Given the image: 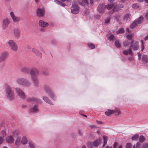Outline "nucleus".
Here are the masks:
<instances>
[{
  "label": "nucleus",
  "mask_w": 148,
  "mask_h": 148,
  "mask_svg": "<svg viewBox=\"0 0 148 148\" xmlns=\"http://www.w3.org/2000/svg\"><path fill=\"white\" fill-rule=\"evenodd\" d=\"M139 42L138 41L132 40L130 43V48L129 50V54L132 56L133 54L132 50L137 51L139 48Z\"/></svg>",
  "instance_id": "1"
},
{
  "label": "nucleus",
  "mask_w": 148,
  "mask_h": 148,
  "mask_svg": "<svg viewBox=\"0 0 148 148\" xmlns=\"http://www.w3.org/2000/svg\"><path fill=\"white\" fill-rule=\"evenodd\" d=\"M5 94L7 98L10 100L14 99L15 96L13 91L12 90L11 88L9 86H7L5 88Z\"/></svg>",
  "instance_id": "2"
},
{
  "label": "nucleus",
  "mask_w": 148,
  "mask_h": 148,
  "mask_svg": "<svg viewBox=\"0 0 148 148\" xmlns=\"http://www.w3.org/2000/svg\"><path fill=\"white\" fill-rule=\"evenodd\" d=\"M16 82L21 85L29 86L31 85L30 81L28 79L23 78H18L16 80Z\"/></svg>",
  "instance_id": "3"
},
{
  "label": "nucleus",
  "mask_w": 148,
  "mask_h": 148,
  "mask_svg": "<svg viewBox=\"0 0 148 148\" xmlns=\"http://www.w3.org/2000/svg\"><path fill=\"white\" fill-rule=\"evenodd\" d=\"M10 49L13 52H16L18 50V47L17 45L12 40H10L8 42Z\"/></svg>",
  "instance_id": "4"
},
{
  "label": "nucleus",
  "mask_w": 148,
  "mask_h": 148,
  "mask_svg": "<svg viewBox=\"0 0 148 148\" xmlns=\"http://www.w3.org/2000/svg\"><path fill=\"white\" fill-rule=\"evenodd\" d=\"M71 13L74 14H76L79 13V8L76 2L74 1L73 2L72 5L71 7Z\"/></svg>",
  "instance_id": "5"
},
{
  "label": "nucleus",
  "mask_w": 148,
  "mask_h": 148,
  "mask_svg": "<svg viewBox=\"0 0 148 148\" xmlns=\"http://www.w3.org/2000/svg\"><path fill=\"white\" fill-rule=\"evenodd\" d=\"M13 32L15 37L17 39H18L21 35V31L20 29L18 27H15L13 29Z\"/></svg>",
  "instance_id": "6"
},
{
  "label": "nucleus",
  "mask_w": 148,
  "mask_h": 148,
  "mask_svg": "<svg viewBox=\"0 0 148 148\" xmlns=\"http://www.w3.org/2000/svg\"><path fill=\"white\" fill-rule=\"evenodd\" d=\"M10 15L14 23H17L20 21L21 19L20 18L16 16L13 12H10Z\"/></svg>",
  "instance_id": "7"
},
{
  "label": "nucleus",
  "mask_w": 148,
  "mask_h": 148,
  "mask_svg": "<svg viewBox=\"0 0 148 148\" xmlns=\"http://www.w3.org/2000/svg\"><path fill=\"white\" fill-rule=\"evenodd\" d=\"M37 15L39 17H42L45 14V10L44 8H38L36 10Z\"/></svg>",
  "instance_id": "8"
},
{
  "label": "nucleus",
  "mask_w": 148,
  "mask_h": 148,
  "mask_svg": "<svg viewBox=\"0 0 148 148\" xmlns=\"http://www.w3.org/2000/svg\"><path fill=\"white\" fill-rule=\"evenodd\" d=\"M15 89L18 95L20 97L23 99L25 98V95L22 90L19 88H15Z\"/></svg>",
  "instance_id": "9"
},
{
  "label": "nucleus",
  "mask_w": 148,
  "mask_h": 148,
  "mask_svg": "<svg viewBox=\"0 0 148 148\" xmlns=\"http://www.w3.org/2000/svg\"><path fill=\"white\" fill-rule=\"evenodd\" d=\"M8 52L7 51L4 52L1 54L0 57V63L3 62L8 56Z\"/></svg>",
  "instance_id": "10"
},
{
  "label": "nucleus",
  "mask_w": 148,
  "mask_h": 148,
  "mask_svg": "<svg viewBox=\"0 0 148 148\" xmlns=\"http://www.w3.org/2000/svg\"><path fill=\"white\" fill-rule=\"evenodd\" d=\"M114 5V4H108L105 6V8L107 9L108 10H110L112 9L109 12L110 14H112L113 13L114 9L115 8Z\"/></svg>",
  "instance_id": "11"
},
{
  "label": "nucleus",
  "mask_w": 148,
  "mask_h": 148,
  "mask_svg": "<svg viewBox=\"0 0 148 148\" xmlns=\"http://www.w3.org/2000/svg\"><path fill=\"white\" fill-rule=\"evenodd\" d=\"M39 71L36 69H32L30 71V75L31 78L37 77V75L38 74Z\"/></svg>",
  "instance_id": "12"
},
{
  "label": "nucleus",
  "mask_w": 148,
  "mask_h": 148,
  "mask_svg": "<svg viewBox=\"0 0 148 148\" xmlns=\"http://www.w3.org/2000/svg\"><path fill=\"white\" fill-rule=\"evenodd\" d=\"M10 23V21L7 18H5L3 21L2 25L3 28H6Z\"/></svg>",
  "instance_id": "13"
},
{
  "label": "nucleus",
  "mask_w": 148,
  "mask_h": 148,
  "mask_svg": "<svg viewBox=\"0 0 148 148\" xmlns=\"http://www.w3.org/2000/svg\"><path fill=\"white\" fill-rule=\"evenodd\" d=\"M39 25L41 27H47L49 24L48 23L45 21L42 20H40L39 21Z\"/></svg>",
  "instance_id": "14"
},
{
  "label": "nucleus",
  "mask_w": 148,
  "mask_h": 148,
  "mask_svg": "<svg viewBox=\"0 0 148 148\" xmlns=\"http://www.w3.org/2000/svg\"><path fill=\"white\" fill-rule=\"evenodd\" d=\"M28 101H30L38 103H40L41 102V101L40 99L35 97L30 98L28 99Z\"/></svg>",
  "instance_id": "15"
},
{
  "label": "nucleus",
  "mask_w": 148,
  "mask_h": 148,
  "mask_svg": "<svg viewBox=\"0 0 148 148\" xmlns=\"http://www.w3.org/2000/svg\"><path fill=\"white\" fill-rule=\"evenodd\" d=\"M44 89L45 91L48 95H49V94H50L52 92L50 89L49 86L48 85H45Z\"/></svg>",
  "instance_id": "16"
},
{
  "label": "nucleus",
  "mask_w": 148,
  "mask_h": 148,
  "mask_svg": "<svg viewBox=\"0 0 148 148\" xmlns=\"http://www.w3.org/2000/svg\"><path fill=\"white\" fill-rule=\"evenodd\" d=\"M105 8L103 4H100L97 8V10L99 12H102L104 11Z\"/></svg>",
  "instance_id": "17"
},
{
  "label": "nucleus",
  "mask_w": 148,
  "mask_h": 148,
  "mask_svg": "<svg viewBox=\"0 0 148 148\" xmlns=\"http://www.w3.org/2000/svg\"><path fill=\"white\" fill-rule=\"evenodd\" d=\"M14 139L13 136H9L7 137L6 138V141L8 143H12L13 142Z\"/></svg>",
  "instance_id": "18"
},
{
  "label": "nucleus",
  "mask_w": 148,
  "mask_h": 148,
  "mask_svg": "<svg viewBox=\"0 0 148 148\" xmlns=\"http://www.w3.org/2000/svg\"><path fill=\"white\" fill-rule=\"evenodd\" d=\"M34 86H37L39 84V81L37 77L31 78Z\"/></svg>",
  "instance_id": "19"
},
{
  "label": "nucleus",
  "mask_w": 148,
  "mask_h": 148,
  "mask_svg": "<svg viewBox=\"0 0 148 148\" xmlns=\"http://www.w3.org/2000/svg\"><path fill=\"white\" fill-rule=\"evenodd\" d=\"M38 106L37 105H34L33 107L31 108L30 111L32 112H36L38 111Z\"/></svg>",
  "instance_id": "20"
},
{
  "label": "nucleus",
  "mask_w": 148,
  "mask_h": 148,
  "mask_svg": "<svg viewBox=\"0 0 148 148\" xmlns=\"http://www.w3.org/2000/svg\"><path fill=\"white\" fill-rule=\"evenodd\" d=\"M43 99L45 101L46 103L50 105H53V103L46 96H43L42 97Z\"/></svg>",
  "instance_id": "21"
},
{
  "label": "nucleus",
  "mask_w": 148,
  "mask_h": 148,
  "mask_svg": "<svg viewBox=\"0 0 148 148\" xmlns=\"http://www.w3.org/2000/svg\"><path fill=\"white\" fill-rule=\"evenodd\" d=\"M32 52L35 53L37 56L40 57H42V54L40 52L35 48H33L32 49Z\"/></svg>",
  "instance_id": "22"
},
{
  "label": "nucleus",
  "mask_w": 148,
  "mask_h": 148,
  "mask_svg": "<svg viewBox=\"0 0 148 148\" xmlns=\"http://www.w3.org/2000/svg\"><path fill=\"white\" fill-rule=\"evenodd\" d=\"M53 100H55L56 99V94L52 91L48 95Z\"/></svg>",
  "instance_id": "23"
},
{
  "label": "nucleus",
  "mask_w": 148,
  "mask_h": 148,
  "mask_svg": "<svg viewBox=\"0 0 148 148\" xmlns=\"http://www.w3.org/2000/svg\"><path fill=\"white\" fill-rule=\"evenodd\" d=\"M101 142V139L99 138L95 140L93 142V145L95 146H97L100 144Z\"/></svg>",
  "instance_id": "24"
},
{
  "label": "nucleus",
  "mask_w": 148,
  "mask_h": 148,
  "mask_svg": "<svg viewBox=\"0 0 148 148\" xmlns=\"http://www.w3.org/2000/svg\"><path fill=\"white\" fill-rule=\"evenodd\" d=\"M27 139L25 136H23L22 138L21 141V143L23 145H25L27 142Z\"/></svg>",
  "instance_id": "25"
},
{
  "label": "nucleus",
  "mask_w": 148,
  "mask_h": 148,
  "mask_svg": "<svg viewBox=\"0 0 148 148\" xmlns=\"http://www.w3.org/2000/svg\"><path fill=\"white\" fill-rule=\"evenodd\" d=\"M137 25V24L136 20H135L132 23L130 26V29H133L135 28Z\"/></svg>",
  "instance_id": "26"
},
{
  "label": "nucleus",
  "mask_w": 148,
  "mask_h": 148,
  "mask_svg": "<svg viewBox=\"0 0 148 148\" xmlns=\"http://www.w3.org/2000/svg\"><path fill=\"white\" fill-rule=\"evenodd\" d=\"M113 110V114H114L115 115H118L121 113V111L118 108H115L114 110Z\"/></svg>",
  "instance_id": "27"
},
{
  "label": "nucleus",
  "mask_w": 148,
  "mask_h": 148,
  "mask_svg": "<svg viewBox=\"0 0 148 148\" xmlns=\"http://www.w3.org/2000/svg\"><path fill=\"white\" fill-rule=\"evenodd\" d=\"M113 110L108 109V110L107 111L105 112V114L107 116H109L111 114H113Z\"/></svg>",
  "instance_id": "28"
},
{
  "label": "nucleus",
  "mask_w": 148,
  "mask_h": 148,
  "mask_svg": "<svg viewBox=\"0 0 148 148\" xmlns=\"http://www.w3.org/2000/svg\"><path fill=\"white\" fill-rule=\"evenodd\" d=\"M28 144L30 148H35V145L33 142L30 141H29Z\"/></svg>",
  "instance_id": "29"
},
{
  "label": "nucleus",
  "mask_w": 148,
  "mask_h": 148,
  "mask_svg": "<svg viewBox=\"0 0 148 148\" xmlns=\"http://www.w3.org/2000/svg\"><path fill=\"white\" fill-rule=\"evenodd\" d=\"M114 44L116 47L118 48H121V45L119 40H116L115 41Z\"/></svg>",
  "instance_id": "30"
},
{
  "label": "nucleus",
  "mask_w": 148,
  "mask_h": 148,
  "mask_svg": "<svg viewBox=\"0 0 148 148\" xmlns=\"http://www.w3.org/2000/svg\"><path fill=\"white\" fill-rule=\"evenodd\" d=\"M123 5L122 4L119 5L116 7L115 6V8H114V10H115L116 11H118L120 10L121 9V8H123Z\"/></svg>",
  "instance_id": "31"
},
{
  "label": "nucleus",
  "mask_w": 148,
  "mask_h": 148,
  "mask_svg": "<svg viewBox=\"0 0 148 148\" xmlns=\"http://www.w3.org/2000/svg\"><path fill=\"white\" fill-rule=\"evenodd\" d=\"M121 14L119 13L117 14L115 16H114V19L117 21H119L120 19Z\"/></svg>",
  "instance_id": "32"
},
{
  "label": "nucleus",
  "mask_w": 148,
  "mask_h": 148,
  "mask_svg": "<svg viewBox=\"0 0 148 148\" xmlns=\"http://www.w3.org/2000/svg\"><path fill=\"white\" fill-rule=\"evenodd\" d=\"M143 21V17L142 16H140L139 18H138V20L137 21V24H140Z\"/></svg>",
  "instance_id": "33"
},
{
  "label": "nucleus",
  "mask_w": 148,
  "mask_h": 148,
  "mask_svg": "<svg viewBox=\"0 0 148 148\" xmlns=\"http://www.w3.org/2000/svg\"><path fill=\"white\" fill-rule=\"evenodd\" d=\"M133 34H130L127 35L126 37L129 40H130L133 37Z\"/></svg>",
  "instance_id": "34"
},
{
  "label": "nucleus",
  "mask_w": 148,
  "mask_h": 148,
  "mask_svg": "<svg viewBox=\"0 0 148 148\" xmlns=\"http://www.w3.org/2000/svg\"><path fill=\"white\" fill-rule=\"evenodd\" d=\"M21 71L24 73H28L29 72V70L27 68L23 67L21 69Z\"/></svg>",
  "instance_id": "35"
},
{
  "label": "nucleus",
  "mask_w": 148,
  "mask_h": 148,
  "mask_svg": "<svg viewBox=\"0 0 148 148\" xmlns=\"http://www.w3.org/2000/svg\"><path fill=\"white\" fill-rule=\"evenodd\" d=\"M18 131L15 130L12 132V134L15 137H18Z\"/></svg>",
  "instance_id": "36"
},
{
  "label": "nucleus",
  "mask_w": 148,
  "mask_h": 148,
  "mask_svg": "<svg viewBox=\"0 0 148 148\" xmlns=\"http://www.w3.org/2000/svg\"><path fill=\"white\" fill-rule=\"evenodd\" d=\"M143 60L146 62H148V56L146 55H143Z\"/></svg>",
  "instance_id": "37"
},
{
  "label": "nucleus",
  "mask_w": 148,
  "mask_h": 148,
  "mask_svg": "<svg viewBox=\"0 0 148 148\" xmlns=\"http://www.w3.org/2000/svg\"><path fill=\"white\" fill-rule=\"evenodd\" d=\"M20 139L19 137H17V138L15 141V144L16 145H18L20 144Z\"/></svg>",
  "instance_id": "38"
},
{
  "label": "nucleus",
  "mask_w": 148,
  "mask_h": 148,
  "mask_svg": "<svg viewBox=\"0 0 148 148\" xmlns=\"http://www.w3.org/2000/svg\"><path fill=\"white\" fill-rule=\"evenodd\" d=\"M140 42L141 44V50L142 51H143L145 48V45L143 40H141Z\"/></svg>",
  "instance_id": "39"
},
{
  "label": "nucleus",
  "mask_w": 148,
  "mask_h": 148,
  "mask_svg": "<svg viewBox=\"0 0 148 148\" xmlns=\"http://www.w3.org/2000/svg\"><path fill=\"white\" fill-rule=\"evenodd\" d=\"M114 37V35L112 34H109L108 35V39L110 40H112L113 39Z\"/></svg>",
  "instance_id": "40"
},
{
  "label": "nucleus",
  "mask_w": 148,
  "mask_h": 148,
  "mask_svg": "<svg viewBox=\"0 0 148 148\" xmlns=\"http://www.w3.org/2000/svg\"><path fill=\"white\" fill-rule=\"evenodd\" d=\"M88 47L91 49H94L95 47V45L92 43H88Z\"/></svg>",
  "instance_id": "41"
},
{
  "label": "nucleus",
  "mask_w": 148,
  "mask_h": 148,
  "mask_svg": "<svg viewBox=\"0 0 148 148\" xmlns=\"http://www.w3.org/2000/svg\"><path fill=\"white\" fill-rule=\"evenodd\" d=\"M125 30L124 29L122 28L120 29L118 31L117 33L118 34H121L123 33L124 32Z\"/></svg>",
  "instance_id": "42"
},
{
  "label": "nucleus",
  "mask_w": 148,
  "mask_h": 148,
  "mask_svg": "<svg viewBox=\"0 0 148 148\" xmlns=\"http://www.w3.org/2000/svg\"><path fill=\"white\" fill-rule=\"evenodd\" d=\"M132 7L133 8L135 9H139L140 8V6L137 4H134L132 5Z\"/></svg>",
  "instance_id": "43"
},
{
  "label": "nucleus",
  "mask_w": 148,
  "mask_h": 148,
  "mask_svg": "<svg viewBox=\"0 0 148 148\" xmlns=\"http://www.w3.org/2000/svg\"><path fill=\"white\" fill-rule=\"evenodd\" d=\"M93 145V143H92V142H88L87 143L88 146L90 148H91L92 147Z\"/></svg>",
  "instance_id": "44"
},
{
  "label": "nucleus",
  "mask_w": 148,
  "mask_h": 148,
  "mask_svg": "<svg viewBox=\"0 0 148 148\" xmlns=\"http://www.w3.org/2000/svg\"><path fill=\"white\" fill-rule=\"evenodd\" d=\"M130 43L127 40H125L123 42V45L125 47L128 46L129 44H130Z\"/></svg>",
  "instance_id": "45"
},
{
  "label": "nucleus",
  "mask_w": 148,
  "mask_h": 148,
  "mask_svg": "<svg viewBox=\"0 0 148 148\" xmlns=\"http://www.w3.org/2000/svg\"><path fill=\"white\" fill-rule=\"evenodd\" d=\"M103 139H104V145H103V146H104L105 145H106V144H107V141L108 140L107 137L106 136H103Z\"/></svg>",
  "instance_id": "46"
},
{
  "label": "nucleus",
  "mask_w": 148,
  "mask_h": 148,
  "mask_svg": "<svg viewBox=\"0 0 148 148\" xmlns=\"http://www.w3.org/2000/svg\"><path fill=\"white\" fill-rule=\"evenodd\" d=\"M138 134H135L133 136L132 139V140H135L138 138Z\"/></svg>",
  "instance_id": "47"
},
{
  "label": "nucleus",
  "mask_w": 148,
  "mask_h": 148,
  "mask_svg": "<svg viewBox=\"0 0 148 148\" xmlns=\"http://www.w3.org/2000/svg\"><path fill=\"white\" fill-rule=\"evenodd\" d=\"M77 132L79 135L80 136H82L83 135V134L81 130L80 129H78L77 130Z\"/></svg>",
  "instance_id": "48"
},
{
  "label": "nucleus",
  "mask_w": 148,
  "mask_h": 148,
  "mask_svg": "<svg viewBox=\"0 0 148 148\" xmlns=\"http://www.w3.org/2000/svg\"><path fill=\"white\" fill-rule=\"evenodd\" d=\"M132 147V145L130 143H127L126 145V148H131Z\"/></svg>",
  "instance_id": "49"
},
{
  "label": "nucleus",
  "mask_w": 148,
  "mask_h": 148,
  "mask_svg": "<svg viewBox=\"0 0 148 148\" xmlns=\"http://www.w3.org/2000/svg\"><path fill=\"white\" fill-rule=\"evenodd\" d=\"M139 140L140 142H142L145 140L144 137L142 136H140L139 137Z\"/></svg>",
  "instance_id": "50"
},
{
  "label": "nucleus",
  "mask_w": 148,
  "mask_h": 148,
  "mask_svg": "<svg viewBox=\"0 0 148 148\" xmlns=\"http://www.w3.org/2000/svg\"><path fill=\"white\" fill-rule=\"evenodd\" d=\"M142 148H148V143L144 144Z\"/></svg>",
  "instance_id": "51"
},
{
  "label": "nucleus",
  "mask_w": 148,
  "mask_h": 148,
  "mask_svg": "<svg viewBox=\"0 0 148 148\" xmlns=\"http://www.w3.org/2000/svg\"><path fill=\"white\" fill-rule=\"evenodd\" d=\"M110 22V18H107L105 21V23L106 24H108Z\"/></svg>",
  "instance_id": "52"
},
{
  "label": "nucleus",
  "mask_w": 148,
  "mask_h": 148,
  "mask_svg": "<svg viewBox=\"0 0 148 148\" xmlns=\"http://www.w3.org/2000/svg\"><path fill=\"white\" fill-rule=\"evenodd\" d=\"M139 144L138 143L136 144V146H135V145H134V147H133V148H139Z\"/></svg>",
  "instance_id": "53"
},
{
  "label": "nucleus",
  "mask_w": 148,
  "mask_h": 148,
  "mask_svg": "<svg viewBox=\"0 0 148 148\" xmlns=\"http://www.w3.org/2000/svg\"><path fill=\"white\" fill-rule=\"evenodd\" d=\"M3 137H0V144H2L3 141Z\"/></svg>",
  "instance_id": "54"
},
{
  "label": "nucleus",
  "mask_w": 148,
  "mask_h": 148,
  "mask_svg": "<svg viewBox=\"0 0 148 148\" xmlns=\"http://www.w3.org/2000/svg\"><path fill=\"white\" fill-rule=\"evenodd\" d=\"M54 2L57 4L59 5L60 4H61V3L60 2L59 0H55Z\"/></svg>",
  "instance_id": "55"
},
{
  "label": "nucleus",
  "mask_w": 148,
  "mask_h": 148,
  "mask_svg": "<svg viewBox=\"0 0 148 148\" xmlns=\"http://www.w3.org/2000/svg\"><path fill=\"white\" fill-rule=\"evenodd\" d=\"M123 53L125 55H127L129 53V51H127V50L124 51L123 52Z\"/></svg>",
  "instance_id": "56"
},
{
  "label": "nucleus",
  "mask_w": 148,
  "mask_h": 148,
  "mask_svg": "<svg viewBox=\"0 0 148 148\" xmlns=\"http://www.w3.org/2000/svg\"><path fill=\"white\" fill-rule=\"evenodd\" d=\"M77 1L79 5H83V3L82 1H80V0H78Z\"/></svg>",
  "instance_id": "57"
},
{
  "label": "nucleus",
  "mask_w": 148,
  "mask_h": 148,
  "mask_svg": "<svg viewBox=\"0 0 148 148\" xmlns=\"http://www.w3.org/2000/svg\"><path fill=\"white\" fill-rule=\"evenodd\" d=\"M138 57L139 59V60H140L141 59L140 58L141 56V54L140 52L138 53Z\"/></svg>",
  "instance_id": "58"
},
{
  "label": "nucleus",
  "mask_w": 148,
  "mask_h": 148,
  "mask_svg": "<svg viewBox=\"0 0 148 148\" xmlns=\"http://www.w3.org/2000/svg\"><path fill=\"white\" fill-rule=\"evenodd\" d=\"M145 17L146 20H148V12L146 13L145 14Z\"/></svg>",
  "instance_id": "59"
},
{
  "label": "nucleus",
  "mask_w": 148,
  "mask_h": 148,
  "mask_svg": "<svg viewBox=\"0 0 148 148\" xmlns=\"http://www.w3.org/2000/svg\"><path fill=\"white\" fill-rule=\"evenodd\" d=\"M117 145V143L116 142L114 144L113 148H116Z\"/></svg>",
  "instance_id": "60"
},
{
  "label": "nucleus",
  "mask_w": 148,
  "mask_h": 148,
  "mask_svg": "<svg viewBox=\"0 0 148 148\" xmlns=\"http://www.w3.org/2000/svg\"><path fill=\"white\" fill-rule=\"evenodd\" d=\"M43 73L45 75H47L48 74V73L47 72V71H44L43 72Z\"/></svg>",
  "instance_id": "61"
},
{
  "label": "nucleus",
  "mask_w": 148,
  "mask_h": 148,
  "mask_svg": "<svg viewBox=\"0 0 148 148\" xmlns=\"http://www.w3.org/2000/svg\"><path fill=\"white\" fill-rule=\"evenodd\" d=\"M144 39L145 40H148V35L144 38Z\"/></svg>",
  "instance_id": "62"
},
{
  "label": "nucleus",
  "mask_w": 148,
  "mask_h": 148,
  "mask_svg": "<svg viewBox=\"0 0 148 148\" xmlns=\"http://www.w3.org/2000/svg\"><path fill=\"white\" fill-rule=\"evenodd\" d=\"M83 1L84 2V3H86V4H88V2L87 1V0H83Z\"/></svg>",
  "instance_id": "63"
},
{
  "label": "nucleus",
  "mask_w": 148,
  "mask_h": 148,
  "mask_svg": "<svg viewBox=\"0 0 148 148\" xmlns=\"http://www.w3.org/2000/svg\"><path fill=\"white\" fill-rule=\"evenodd\" d=\"M126 31L128 32H130L129 28L127 27L126 29Z\"/></svg>",
  "instance_id": "64"
}]
</instances>
